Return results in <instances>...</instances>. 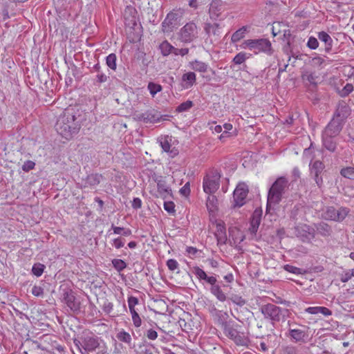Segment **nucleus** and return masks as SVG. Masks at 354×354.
I'll return each instance as SVG.
<instances>
[{
  "mask_svg": "<svg viewBox=\"0 0 354 354\" xmlns=\"http://www.w3.org/2000/svg\"><path fill=\"white\" fill-rule=\"evenodd\" d=\"M199 30L195 22L189 21L180 28L178 39L183 43H191L198 37Z\"/></svg>",
  "mask_w": 354,
  "mask_h": 354,
  "instance_id": "4",
  "label": "nucleus"
},
{
  "mask_svg": "<svg viewBox=\"0 0 354 354\" xmlns=\"http://www.w3.org/2000/svg\"><path fill=\"white\" fill-rule=\"evenodd\" d=\"M283 268L286 271L296 274H302V270L301 268H299L297 267L287 264L283 266Z\"/></svg>",
  "mask_w": 354,
  "mask_h": 354,
  "instance_id": "48",
  "label": "nucleus"
},
{
  "mask_svg": "<svg viewBox=\"0 0 354 354\" xmlns=\"http://www.w3.org/2000/svg\"><path fill=\"white\" fill-rule=\"evenodd\" d=\"M221 174L216 169L210 170L203 178V191L208 194H214L220 187Z\"/></svg>",
  "mask_w": 354,
  "mask_h": 354,
  "instance_id": "3",
  "label": "nucleus"
},
{
  "mask_svg": "<svg viewBox=\"0 0 354 354\" xmlns=\"http://www.w3.org/2000/svg\"><path fill=\"white\" fill-rule=\"evenodd\" d=\"M335 136L322 133V142L324 147L329 151L334 152L337 148V144L334 141Z\"/></svg>",
  "mask_w": 354,
  "mask_h": 354,
  "instance_id": "25",
  "label": "nucleus"
},
{
  "mask_svg": "<svg viewBox=\"0 0 354 354\" xmlns=\"http://www.w3.org/2000/svg\"><path fill=\"white\" fill-rule=\"evenodd\" d=\"M138 303V299L134 297H130L128 299L129 310H133L135 306Z\"/></svg>",
  "mask_w": 354,
  "mask_h": 354,
  "instance_id": "62",
  "label": "nucleus"
},
{
  "mask_svg": "<svg viewBox=\"0 0 354 354\" xmlns=\"http://www.w3.org/2000/svg\"><path fill=\"white\" fill-rule=\"evenodd\" d=\"M319 40L324 44V52L330 53L332 51L333 40L332 37L325 31H321L317 33Z\"/></svg>",
  "mask_w": 354,
  "mask_h": 354,
  "instance_id": "18",
  "label": "nucleus"
},
{
  "mask_svg": "<svg viewBox=\"0 0 354 354\" xmlns=\"http://www.w3.org/2000/svg\"><path fill=\"white\" fill-rule=\"evenodd\" d=\"M108 78L109 77L106 75L101 72L97 74L95 82L99 84L104 83L107 81Z\"/></svg>",
  "mask_w": 354,
  "mask_h": 354,
  "instance_id": "57",
  "label": "nucleus"
},
{
  "mask_svg": "<svg viewBox=\"0 0 354 354\" xmlns=\"http://www.w3.org/2000/svg\"><path fill=\"white\" fill-rule=\"evenodd\" d=\"M63 299L71 310H77L79 308L77 302L75 301V297L74 296L72 290L65 292Z\"/></svg>",
  "mask_w": 354,
  "mask_h": 354,
  "instance_id": "26",
  "label": "nucleus"
},
{
  "mask_svg": "<svg viewBox=\"0 0 354 354\" xmlns=\"http://www.w3.org/2000/svg\"><path fill=\"white\" fill-rule=\"evenodd\" d=\"M318 37H310L307 42V46L311 50H315L319 46Z\"/></svg>",
  "mask_w": 354,
  "mask_h": 354,
  "instance_id": "47",
  "label": "nucleus"
},
{
  "mask_svg": "<svg viewBox=\"0 0 354 354\" xmlns=\"http://www.w3.org/2000/svg\"><path fill=\"white\" fill-rule=\"evenodd\" d=\"M174 48V47L167 40L163 41L159 45V49L161 52V54L164 57H167L169 55H170L171 53H173Z\"/></svg>",
  "mask_w": 354,
  "mask_h": 354,
  "instance_id": "30",
  "label": "nucleus"
},
{
  "mask_svg": "<svg viewBox=\"0 0 354 354\" xmlns=\"http://www.w3.org/2000/svg\"><path fill=\"white\" fill-rule=\"evenodd\" d=\"M111 228L115 234H122L124 236H128L131 234V230L128 228L116 227L114 226V225H112Z\"/></svg>",
  "mask_w": 354,
  "mask_h": 354,
  "instance_id": "42",
  "label": "nucleus"
},
{
  "mask_svg": "<svg viewBox=\"0 0 354 354\" xmlns=\"http://www.w3.org/2000/svg\"><path fill=\"white\" fill-rule=\"evenodd\" d=\"M289 335L294 342L304 343L308 337V330L305 328L290 329Z\"/></svg>",
  "mask_w": 354,
  "mask_h": 354,
  "instance_id": "16",
  "label": "nucleus"
},
{
  "mask_svg": "<svg viewBox=\"0 0 354 354\" xmlns=\"http://www.w3.org/2000/svg\"><path fill=\"white\" fill-rule=\"evenodd\" d=\"M262 217V210L260 208H257L253 212L250 218V226L249 227V232L252 235H256L259 225L261 223Z\"/></svg>",
  "mask_w": 354,
  "mask_h": 354,
  "instance_id": "15",
  "label": "nucleus"
},
{
  "mask_svg": "<svg viewBox=\"0 0 354 354\" xmlns=\"http://www.w3.org/2000/svg\"><path fill=\"white\" fill-rule=\"evenodd\" d=\"M340 174L348 179L354 180V167H346L342 168L340 171Z\"/></svg>",
  "mask_w": 354,
  "mask_h": 354,
  "instance_id": "39",
  "label": "nucleus"
},
{
  "mask_svg": "<svg viewBox=\"0 0 354 354\" xmlns=\"http://www.w3.org/2000/svg\"><path fill=\"white\" fill-rule=\"evenodd\" d=\"M194 273L201 280H204L207 277L205 272L198 266L194 268Z\"/></svg>",
  "mask_w": 354,
  "mask_h": 354,
  "instance_id": "49",
  "label": "nucleus"
},
{
  "mask_svg": "<svg viewBox=\"0 0 354 354\" xmlns=\"http://www.w3.org/2000/svg\"><path fill=\"white\" fill-rule=\"evenodd\" d=\"M247 30H248L247 26H242L241 28L238 29L236 31H235L232 34V35L231 37V41L232 43H236L239 41H240L241 39H243L245 37Z\"/></svg>",
  "mask_w": 354,
  "mask_h": 354,
  "instance_id": "31",
  "label": "nucleus"
},
{
  "mask_svg": "<svg viewBox=\"0 0 354 354\" xmlns=\"http://www.w3.org/2000/svg\"><path fill=\"white\" fill-rule=\"evenodd\" d=\"M155 181L157 183V189L160 195L165 199L168 196H172V191L167 185V182L160 176V178H156Z\"/></svg>",
  "mask_w": 354,
  "mask_h": 354,
  "instance_id": "19",
  "label": "nucleus"
},
{
  "mask_svg": "<svg viewBox=\"0 0 354 354\" xmlns=\"http://www.w3.org/2000/svg\"><path fill=\"white\" fill-rule=\"evenodd\" d=\"M99 346L97 340L92 337L84 338L83 341V347L86 351H93Z\"/></svg>",
  "mask_w": 354,
  "mask_h": 354,
  "instance_id": "29",
  "label": "nucleus"
},
{
  "mask_svg": "<svg viewBox=\"0 0 354 354\" xmlns=\"http://www.w3.org/2000/svg\"><path fill=\"white\" fill-rule=\"evenodd\" d=\"M223 333L239 346H247L248 344V339L243 333L237 331L236 329L228 325L225 324L224 326Z\"/></svg>",
  "mask_w": 354,
  "mask_h": 354,
  "instance_id": "6",
  "label": "nucleus"
},
{
  "mask_svg": "<svg viewBox=\"0 0 354 354\" xmlns=\"http://www.w3.org/2000/svg\"><path fill=\"white\" fill-rule=\"evenodd\" d=\"M189 53V48H176L174 47V53L175 55H181L185 56Z\"/></svg>",
  "mask_w": 354,
  "mask_h": 354,
  "instance_id": "58",
  "label": "nucleus"
},
{
  "mask_svg": "<svg viewBox=\"0 0 354 354\" xmlns=\"http://www.w3.org/2000/svg\"><path fill=\"white\" fill-rule=\"evenodd\" d=\"M181 80L182 87L184 88H189L196 83V74L194 72L184 73L182 76Z\"/></svg>",
  "mask_w": 354,
  "mask_h": 354,
  "instance_id": "23",
  "label": "nucleus"
},
{
  "mask_svg": "<svg viewBox=\"0 0 354 354\" xmlns=\"http://www.w3.org/2000/svg\"><path fill=\"white\" fill-rule=\"evenodd\" d=\"M249 192L248 186L245 183L237 185L233 193L234 206L241 207L245 203V198Z\"/></svg>",
  "mask_w": 354,
  "mask_h": 354,
  "instance_id": "8",
  "label": "nucleus"
},
{
  "mask_svg": "<svg viewBox=\"0 0 354 354\" xmlns=\"http://www.w3.org/2000/svg\"><path fill=\"white\" fill-rule=\"evenodd\" d=\"M137 120L144 123H155L160 121L162 115L155 109H150L145 113L136 115Z\"/></svg>",
  "mask_w": 354,
  "mask_h": 354,
  "instance_id": "9",
  "label": "nucleus"
},
{
  "mask_svg": "<svg viewBox=\"0 0 354 354\" xmlns=\"http://www.w3.org/2000/svg\"><path fill=\"white\" fill-rule=\"evenodd\" d=\"M132 320L136 327H140L142 324L141 318L137 313V311H131Z\"/></svg>",
  "mask_w": 354,
  "mask_h": 354,
  "instance_id": "51",
  "label": "nucleus"
},
{
  "mask_svg": "<svg viewBox=\"0 0 354 354\" xmlns=\"http://www.w3.org/2000/svg\"><path fill=\"white\" fill-rule=\"evenodd\" d=\"M164 209L169 214L175 213V204L172 201H165Z\"/></svg>",
  "mask_w": 354,
  "mask_h": 354,
  "instance_id": "50",
  "label": "nucleus"
},
{
  "mask_svg": "<svg viewBox=\"0 0 354 354\" xmlns=\"http://www.w3.org/2000/svg\"><path fill=\"white\" fill-rule=\"evenodd\" d=\"M112 264L118 272L122 271L127 267V263L122 259H115L112 261Z\"/></svg>",
  "mask_w": 354,
  "mask_h": 354,
  "instance_id": "45",
  "label": "nucleus"
},
{
  "mask_svg": "<svg viewBox=\"0 0 354 354\" xmlns=\"http://www.w3.org/2000/svg\"><path fill=\"white\" fill-rule=\"evenodd\" d=\"M217 204L218 200L214 194H209L206 202L207 209L211 212H214L217 209Z\"/></svg>",
  "mask_w": 354,
  "mask_h": 354,
  "instance_id": "34",
  "label": "nucleus"
},
{
  "mask_svg": "<svg viewBox=\"0 0 354 354\" xmlns=\"http://www.w3.org/2000/svg\"><path fill=\"white\" fill-rule=\"evenodd\" d=\"M113 245L117 249L121 248L124 245V239L121 237L116 238L113 240Z\"/></svg>",
  "mask_w": 354,
  "mask_h": 354,
  "instance_id": "60",
  "label": "nucleus"
},
{
  "mask_svg": "<svg viewBox=\"0 0 354 354\" xmlns=\"http://www.w3.org/2000/svg\"><path fill=\"white\" fill-rule=\"evenodd\" d=\"M182 320L185 322V326L188 325L189 329L193 330L194 328H198L200 325V322L198 316L192 318V315L189 311H183L182 315Z\"/></svg>",
  "mask_w": 354,
  "mask_h": 354,
  "instance_id": "21",
  "label": "nucleus"
},
{
  "mask_svg": "<svg viewBox=\"0 0 354 354\" xmlns=\"http://www.w3.org/2000/svg\"><path fill=\"white\" fill-rule=\"evenodd\" d=\"M147 337L151 340H155L158 337V333L153 329H149L147 332Z\"/></svg>",
  "mask_w": 354,
  "mask_h": 354,
  "instance_id": "63",
  "label": "nucleus"
},
{
  "mask_svg": "<svg viewBox=\"0 0 354 354\" xmlns=\"http://www.w3.org/2000/svg\"><path fill=\"white\" fill-rule=\"evenodd\" d=\"M45 266L40 263H36L33 265L32 268V272L34 275L37 277H40L45 269Z\"/></svg>",
  "mask_w": 354,
  "mask_h": 354,
  "instance_id": "43",
  "label": "nucleus"
},
{
  "mask_svg": "<svg viewBox=\"0 0 354 354\" xmlns=\"http://www.w3.org/2000/svg\"><path fill=\"white\" fill-rule=\"evenodd\" d=\"M194 106V103L191 100H187L186 102H184L181 103L179 106L176 108V111L178 113L187 111L189 110L192 106Z\"/></svg>",
  "mask_w": 354,
  "mask_h": 354,
  "instance_id": "44",
  "label": "nucleus"
},
{
  "mask_svg": "<svg viewBox=\"0 0 354 354\" xmlns=\"http://www.w3.org/2000/svg\"><path fill=\"white\" fill-rule=\"evenodd\" d=\"M350 209L346 207H340L336 209V222H342L346 217L348 215Z\"/></svg>",
  "mask_w": 354,
  "mask_h": 354,
  "instance_id": "32",
  "label": "nucleus"
},
{
  "mask_svg": "<svg viewBox=\"0 0 354 354\" xmlns=\"http://www.w3.org/2000/svg\"><path fill=\"white\" fill-rule=\"evenodd\" d=\"M102 176L98 174H91L87 176L86 178V184L89 186H95L100 184Z\"/></svg>",
  "mask_w": 354,
  "mask_h": 354,
  "instance_id": "33",
  "label": "nucleus"
},
{
  "mask_svg": "<svg viewBox=\"0 0 354 354\" xmlns=\"http://www.w3.org/2000/svg\"><path fill=\"white\" fill-rule=\"evenodd\" d=\"M32 294L36 297L43 295L44 289L41 286H34L32 288Z\"/></svg>",
  "mask_w": 354,
  "mask_h": 354,
  "instance_id": "59",
  "label": "nucleus"
},
{
  "mask_svg": "<svg viewBox=\"0 0 354 354\" xmlns=\"http://www.w3.org/2000/svg\"><path fill=\"white\" fill-rule=\"evenodd\" d=\"M189 66L192 70L200 73H205L208 68V65L206 63L197 59L190 62Z\"/></svg>",
  "mask_w": 354,
  "mask_h": 354,
  "instance_id": "28",
  "label": "nucleus"
},
{
  "mask_svg": "<svg viewBox=\"0 0 354 354\" xmlns=\"http://www.w3.org/2000/svg\"><path fill=\"white\" fill-rule=\"evenodd\" d=\"M116 60L117 57L115 54L111 53L106 58V64L111 69L115 71L117 67Z\"/></svg>",
  "mask_w": 354,
  "mask_h": 354,
  "instance_id": "41",
  "label": "nucleus"
},
{
  "mask_svg": "<svg viewBox=\"0 0 354 354\" xmlns=\"http://www.w3.org/2000/svg\"><path fill=\"white\" fill-rule=\"evenodd\" d=\"M35 163L32 160H26L24 165H22V169L25 172H28L29 171L35 168Z\"/></svg>",
  "mask_w": 354,
  "mask_h": 354,
  "instance_id": "52",
  "label": "nucleus"
},
{
  "mask_svg": "<svg viewBox=\"0 0 354 354\" xmlns=\"http://www.w3.org/2000/svg\"><path fill=\"white\" fill-rule=\"evenodd\" d=\"M204 31L205 34L210 37L214 36L216 39H218L221 35V26L218 23L206 22L204 24Z\"/></svg>",
  "mask_w": 354,
  "mask_h": 354,
  "instance_id": "17",
  "label": "nucleus"
},
{
  "mask_svg": "<svg viewBox=\"0 0 354 354\" xmlns=\"http://www.w3.org/2000/svg\"><path fill=\"white\" fill-rule=\"evenodd\" d=\"M250 54H247L245 52H240L233 58L232 62L236 65L241 64L245 62L247 59L250 58Z\"/></svg>",
  "mask_w": 354,
  "mask_h": 354,
  "instance_id": "36",
  "label": "nucleus"
},
{
  "mask_svg": "<svg viewBox=\"0 0 354 354\" xmlns=\"http://www.w3.org/2000/svg\"><path fill=\"white\" fill-rule=\"evenodd\" d=\"M345 122L340 121V120L333 117L330 122L325 127L323 133L329 134L333 136H337L342 130Z\"/></svg>",
  "mask_w": 354,
  "mask_h": 354,
  "instance_id": "13",
  "label": "nucleus"
},
{
  "mask_svg": "<svg viewBox=\"0 0 354 354\" xmlns=\"http://www.w3.org/2000/svg\"><path fill=\"white\" fill-rule=\"evenodd\" d=\"M336 209L333 207L330 206L326 207V211L324 212V218L326 220H330L336 222Z\"/></svg>",
  "mask_w": 354,
  "mask_h": 354,
  "instance_id": "40",
  "label": "nucleus"
},
{
  "mask_svg": "<svg viewBox=\"0 0 354 354\" xmlns=\"http://www.w3.org/2000/svg\"><path fill=\"white\" fill-rule=\"evenodd\" d=\"M262 314H263V315L267 317H270V319L272 320H279V317H278V311H275V310H273V311H261Z\"/></svg>",
  "mask_w": 354,
  "mask_h": 354,
  "instance_id": "53",
  "label": "nucleus"
},
{
  "mask_svg": "<svg viewBox=\"0 0 354 354\" xmlns=\"http://www.w3.org/2000/svg\"><path fill=\"white\" fill-rule=\"evenodd\" d=\"M312 62L315 66L319 67H323V65L325 64V59L321 56H316L312 59Z\"/></svg>",
  "mask_w": 354,
  "mask_h": 354,
  "instance_id": "54",
  "label": "nucleus"
},
{
  "mask_svg": "<svg viewBox=\"0 0 354 354\" xmlns=\"http://www.w3.org/2000/svg\"><path fill=\"white\" fill-rule=\"evenodd\" d=\"M148 89L150 93L154 96L157 93L162 90V86L160 84L153 82H149L148 84Z\"/></svg>",
  "mask_w": 354,
  "mask_h": 354,
  "instance_id": "46",
  "label": "nucleus"
},
{
  "mask_svg": "<svg viewBox=\"0 0 354 354\" xmlns=\"http://www.w3.org/2000/svg\"><path fill=\"white\" fill-rule=\"evenodd\" d=\"M252 46V50L255 54L262 52L268 55H271L274 53L272 48V44L268 39H253Z\"/></svg>",
  "mask_w": 354,
  "mask_h": 354,
  "instance_id": "7",
  "label": "nucleus"
},
{
  "mask_svg": "<svg viewBox=\"0 0 354 354\" xmlns=\"http://www.w3.org/2000/svg\"><path fill=\"white\" fill-rule=\"evenodd\" d=\"M142 207V201L139 198H134L132 201V207L135 209H140Z\"/></svg>",
  "mask_w": 354,
  "mask_h": 354,
  "instance_id": "64",
  "label": "nucleus"
},
{
  "mask_svg": "<svg viewBox=\"0 0 354 354\" xmlns=\"http://www.w3.org/2000/svg\"><path fill=\"white\" fill-rule=\"evenodd\" d=\"M160 144L162 150L168 153L171 158H174L178 154V149L176 147H171L168 136L161 138L160 139Z\"/></svg>",
  "mask_w": 354,
  "mask_h": 354,
  "instance_id": "20",
  "label": "nucleus"
},
{
  "mask_svg": "<svg viewBox=\"0 0 354 354\" xmlns=\"http://www.w3.org/2000/svg\"><path fill=\"white\" fill-rule=\"evenodd\" d=\"M315 231L316 230L317 234L324 237L330 236L333 232L331 226L324 222H320L319 223L315 224Z\"/></svg>",
  "mask_w": 354,
  "mask_h": 354,
  "instance_id": "24",
  "label": "nucleus"
},
{
  "mask_svg": "<svg viewBox=\"0 0 354 354\" xmlns=\"http://www.w3.org/2000/svg\"><path fill=\"white\" fill-rule=\"evenodd\" d=\"M351 109L348 104L344 100L338 102L333 116L340 121L346 122L348 117L351 115Z\"/></svg>",
  "mask_w": 354,
  "mask_h": 354,
  "instance_id": "12",
  "label": "nucleus"
},
{
  "mask_svg": "<svg viewBox=\"0 0 354 354\" xmlns=\"http://www.w3.org/2000/svg\"><path fill=\"white\" fill-rule=\"evenodd\" d=\"M295 234L303 241H309L310 238H315V228L308 225L295 227Z\"/></svg>",
  "mask_w": 354,
  "mask_h": 354,
  "instance_id": "14",
  "label": "nucleus"
},
{
  "mask_svg": "<svg viewBox=\"0 0 354 354\" xmlns=\"http://www.w3.org/2000/svg\"><path fill=\"white\" fill-rule=\"evenodd\" d=\"M178 15L177 13L173 12H169L162 22V31L164 33L173 32L174 28L178 26Z\"/></svg>",
  "mask_w": 354,
  "mask_h": 354,
  "instance_id": "10",
  "label": "nucleus"
},
{
  "mask_svg": "<svg viewBox=\"0 0 354 354\" xmlns=\"http://www.w3.org/2000/svg\"><path fill=\"white\" fill-rule=\"evenodd\" d=\"M116 337L120 342H124L128 345H130L131 343L132 339L131 335L124 330L119 331L116 335Z\"/></svg>",
  "mask_w": 354,
  "mask_h": 354,
  "instance_id": "35",
  "label": "nucleus"
},
{
  "mask_svg": "<svg viewBox=\"0 0 354 354\" xmlns=\"http://www.w3.org/2000/svg\"><path fill=\"white\" fill-rule=\"evenodd\" d=\"M167 266L170 270L174 271L178 268V263L176 260L171 259L167 261Z\"/></svg>",
  "mask_w": 354,
  "mask_h": 354,
  "instance_id": "56",
  "label": "nucleus"
},
{
  "mask_svg": "<svg viewBox=\"0 0 354 354\" xmlns=\"http://www.w3.org/2000/svg\"><path fill=\"white\" fill-rule=\"evenodd\" d=\"M211 292L213 295H214L217 299L220 301H225L226 299L225 295L223 292L220 286L218 285L212 286Z\"/></svg>",
  "mask_w": 354,
  "mask_h": 354,
  "instance_id": "38",
  "label": "nucleus"
},
{
  "mask_svg": "<svg viewBox=\"0 0 354 354\" xmlns=\"http://www.w3.org/2000/svg\"><path fill=\"white\" fill-rule=\"evenodd\" d=\"M313 157H312L309 164L310 175L315 181L317 187L321 188L324 184L322 174L324 171L325 165L320 160L313 161Z\"/></svg>",
  "mask_w": 354,
  "mask_h": 354,
  "instance_id": "5",
  "label": "nucleus"
},
{
  "mask_svg": "<svg viewBox=\"0 0 354 354\" xmlns=\"http://www.w3.org/2000/svg\"><path fill=\"white\" fill-rule=\"evenodd\" d=\"M86 120V113L77 106L66 109L59 117L55 129L63 138L70 140L80 131L84 121Z\"/></svg>",
  "mask_w": 354,
  "mask_h": 354,
  "instance_id": "1",
  "label": "nucleus"
},
{
  "mask_svg": "<svg viewBox=\"0 0 354 354\" xmlns=\"http://www.w3.org/2000/svg\"><path fill=\"white\" fill-rule=\"evenodd\" d=\"M225 131L219 136V139L222 140L223 138L228 136L227 131H230L232 129V125L230 123H225L223 126Z\"/></svg>",
  "mask_w": 354,
  "mask_h": 354,
  "instance_id": "61",
  "label": "nucleus"
},
{
  "mask_svg": "<svg viewBox=\"0 0 354 354\" xmlns=\"http://www.w3.org/2000/svg\"><path fill=\"white\" fill-rule=\"evenodd\" d=\"M218 244H225L227 241L226 228L224 222L216 224V230L214 233Z\"/></svg>",
  "mask_w": 354,
  "mask_h": 354,
  "instance_id": "22",
  "label": "nucleus"
},
{
  "mask_svg": "<svg viewBox=\"0 0 354 354\" xmlns=\"http://www.w3.org/2000/svg\"><path fill=\"white\" fill-rule=\"evenodd\" d=\"M301 79L304 81H307L313 88H316L317 86V80L318 79V76L315 72H303L301 75Z\"/></svg>",
  "mask_w": 354,
  "mask_h": 354,
  "instance_id": "27",
  "label": "nucleus"
},
{
  "mask_svg": "<svg viewBox=\"0 0 354 354\" xmlns=\"http://www.w3.org/2000/svg\"><path fill=\"white\" fill-rule=\"evenodd\" d=\"M289 187V182L285 176H280L276 179L268 190L267 197L266 213L268 214L272 206L279 204L283 194Z\"/></svg>",
  "mask_w": 354,
  "mask_h": 354,
  "instance_id": "2",
  "label": "nucleus"
},
{
  "mask_svg": "<svg viewBox=\"0 0 354 354\" xmlns=\"http://www.w3.org/2000/svg\"><path fill=\"white\" fill-rule=\"evenodd\" d=\"M354 90V86L351 83H347L342 90H338L337 93L342 97H346L349 95Z\"/></svg>",
  "mask_w": 354,
  "mask_h": 354,
  "instance_id": "37",
  "label": "nucleus"
},
{
  "mask_svg": "<svg viewBox=\"0 0 354 354\" xmlns=\"http://www.w3.org/2000/svg\"><path fill=\"white\" fill-rule=\"evenodd\" d=\"M225 10V5L221 0H212L209 4L208 13L213 21L218 20Z\"/></svg>",
  "mask_w": 354,
  "mask_h": 354,
  "instance_id": "11",
  "label": "nucleus"
},
{
  "mask_svg": "<svg viewBox=\"0 0 354 354\" xmlns=\"http://www.w3.org/2000/svg\"><path fill=\"white\" fill-rule=\"evenodd\" d=\"M180 194L185 197L188 196L190 194V184L189 182L185 183V185L180 188L179 191Z\"/></svg>",
  "mask_w": 354,
  "mask_h": 354,
  "instance_id": "55",
  "label": "nucleus"
}]
</instances>
